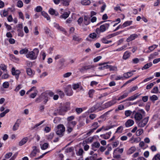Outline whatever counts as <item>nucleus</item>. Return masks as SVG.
<instances>
[{"label":"nucleus","mask_w":160,"mask_h":160,"mask_svg":"<svg viewBox=\"0 0 160 160\" xmlns=\"http://www.w3.org/2000/svg\"><path fill=\"white\" fill-rule=\"evenodd\" d=\"M100 35L97 34L96 32H93L89 35V37L93 39H96L99 38Z\"/></svg>","instance_id":"6ab92c4d"},{"label":"nucleus","mask_w":160,"mask_h":160,"mask_svg":"<svg viewBox=\"0 0 160 160\" xmlns=\"http://www.w3.org/2000/svg\"><path fill=\"white\" fill-rule=\"evenodd\" d=\"M140 94H138V93L134 94L133 96L127 98L126 100L122 101V102L127 101H133L137 98L140 95Z\"/></svg>","instance_id":"9b49d317"},{"label":"nucleus","mask_w":160,"mask_h":160,"mask_svg":"<svg viewBox=\"0 0 160 160\" xmlns=\"http://www.w3.org/2000/svg\"><path fill=\"white\" fill-rule=\"evenodd\" d=\"M127 47V45H125L122 46V47L117 49L116 50H115L114 51H118H118L123 50L125 49Z\"/></svg>","instance_id":"6e6d98bb"},{"label":"nucleus","mask_w":160,"mask_h":160,"mask_svg":"<svg viewBox=\"0 0 160 160\" xmlns=\"http://www.w3.org/2000/svg\"><path fill=\"white\" fill-rule=\"evenodd\" d=\"M143 132V129H139L136 131V135L137 136H139Z\"/></svg>","instance_id":"864d4df0"},{"label":"nucleus","mask_w":160,"mask_h":160,"mask_svg":"<svg viewBox=\"0 0 160 160\" xmlns=\"http://www.w3.org/2000/svg\"><path fill=\"white\" fill-rule=\"evenodd\" d=\"M33 150L31 153L30 156L31 158H33L35 156L37 152H39V150L37 148L36 146H34L32 147Z\"/></svg>","instance_id":"2eb2a0df"},{"label":"nucleus","mask_w":160,"mask_h":160,"mask_svg":"<svg viewBox=\"0 0 160 160\" xmlns=\"http://www.w3.org/2000/svg\"><path fill=\"white\" fill-rule=\"evenodd\" d=\"M100 146V144L99 142H94L92 145V149L94 151H96V150L94 149V148H98Z\"/></svg>","instance_id":"473e14b6"},{"label":"nucleus","mask_w":160,"mask_h":160,"mask_svg":"<svg viewBox=\"0 0 160 160\" xmlns=\"http://www.w3.org/2000/svg\"><path fill=\"white\" fill-rule=\"evenodd\" d=\"M155 82H153L152 83H151L148 84L146 87V88L147 89H149L151 88L152 86L155 84Z\"/></svg>","instance_id":"e2e57ef3"},{"label":"nucleus","mask_w":160,"mask_h":160,"mask_svg":"<svg viewBox=\"0 0 160 160\" xmlns=\"http://www.w3.org/2000/svg\"><path fill=\"white\" fill-rule=\"evenodd\" d=\"M130 56V53L128 51H126L124 53L122 58L124 60H126Z\"/></svg>","instance_id":"a878e982"},{"label":"nucleus","mask_w":160,"mask_h":160,"mask_svg":"<svg viewBox=\"0 0 160 160\" xmlns=\"http://www.w3.org/2000/svg\"><path fill=\"white\" fill-rule=\"evenodd\" d=\"M119 33H120L119 32H117L116 33H114L109 34L106 36V38H107V39H109L110 38H111L112 37H114V36H115L118 35Z\"/></svg>","instance_id":"4c0bfd02"},{"label":"nucleus","mask_w":160,"mask_h":160,"mask_svg":"<svg viewBox=\"0 0 160 160\" xmlns=\"http://www.w3.org/2000/svg\"><path fill=\"white\" fill-rule=\"evenodd\" d=\"M114 126L110 125L106 126H103V130L104 131H107L114 127Z\"/></svg>","instance_id":"8fccbe9b"},{"label":"nucleus","mask_w":160,"mask_h":160,"mask_svg":"<svg viewBox=\"0 0 160 160\" xmlns=\"http://www.w3.org/2000/svg\"><path fill=\"white\" fill-rule=\"evenodd\" d=\"M152 65V62H150L149 63L146 64L142 68V69H146L149 68Z\"/></svg>","instance_id":"58836bf2"},{"label":"nucleus","mask_w":160,"mask_h":160,"mask_svg":"<svg viewBox=\"0 0 160 160\" xmlns=\"http://www.w3.org/2000/svg\"><path fill=\"white\" fill-rule=\"evenodd\" d=\"M107 38H106V37H104L101 39V41L104 44H108L112 42V41L111 40H107Z\"/></svg>","instance_id":"c85d7f7f"},{"label":"nucleus","mask_w":160,"mask_h":160,"mask_svg":"<svg viewBox=\"0 0 160 160\" xmlns=\"http://www.w3.org/2000/svg\"><path fill=\"white\" fill-rule=\"evenodd\" d=\"M41 95L43 96L42 98V101L43 100L44 102L46 103L48 100V94L46 93H43L41 94Z\"/></svg>","instance_id":"393cba45"},{"label":"nucleus","mask_w":160,"mask_h":160,"mask_svg":"<svg viewBox=\"0 0 160 160\" xmlns=\"http://www.w3.org/2000/svg\"><path fill=\"white\" fill-rule=\"evenodd\" d=\"M0 14L2 17L6 16L8 14V12L5 10H4L1 12Z\"/></svg>","instance_id":"49530a36"},{"label":"nucleus","mask_w":160,"mask_h":160,"mask_svg":"<svg viewBox=\"0 0 160 160\" xmlns=\"http://www.w3.org/2000/svg\"><path fill=\"white\" fill-rule=\"evenodd\" d=\"M77 124L75 121H72L68 122L66 125L67 128V131L69 132H70L73 130V128Z\"/></svg>","instance_id":"39448f33"},{"label":"nucleus","mask_w":160,"mask_h":160,"mask_svg":"<svg viewBox=\"0 0 160 160\" xmlns=\"http://www.w3.org/2000/svg\"><path fill=\"white\" fill-rule=\"evenodd\" d=\"M99 67L98 68V69L99 70H103L106 69H108V65L107 63H100L98 64Z\"/></svg>","instance_id":"9d476101"},{"label":"nucleus","mask_w":160,"mask_h":160,"mask_svg":"<svg viewBox=\"0 0 160 160\" xmlns=\"http://www.w3.org/2000/svg\"><path fill=\"white\" fill-rule=\"evenodd\" d=\"M97 66V65H91L85 66L82 67L81 68H80V71L81 72H84V71L85 70L91 69L93 72L95 71V68Z\"/></svg>","instance_id":"0eeeda50"},{"label":"nucleus","mask_w":160,"mask_h":160,"mask_svg":"<svg viewBox=\"0 0 160 160\" xmlns=\"http://www.w3.org/2000/svg\"><path fill=\"white\" fill-rule=\"evenodd\" d=\"M72 88L74 90H76L78 88L82 89V87L78 83L74 84L72 85Z\"/></svg>","instance_id":"a18cd8bd"},{"label":"nucleus","mask_w":160,"mask_h":160,"mask_svg":"<svg viewBox=\"0 0 160 160\" xmlns=\"http://www.w3.org/2000/svg\"><path fill=\"white\" fill-rule=\"evenodd\" d=\"M152 160H160V154L158 153L155 155Z\"/></svg>","instance_id":"13d9d810"},{"label":"nucleus","mask_w":160,"mask_h":160,"mask_svg":"<svg viewBox=\"0 0 160 160\" xmlns=\"http://www.w3.org/2000/svg\"><path fill=\"white\" fill-rule=\"evenodd\" d=\"M117 101H118L117 100V99H114L106 103L105 104V106L107 107H108L113 105L117 103Z\"/></svg>","instance_id":"4468645a"},{"label":"nucleus","mask_w":160,"mask_h":160,"mask_svg":"<svg viewBox=\"0 0 160 160\" xmlns=\"http://www.w3.org/2000/svg\"><path fill=\"white\" fill-rule=\"evenodd\" d=\"M43 97V96L40 95L38 98H37L36 100L35 101L37 103H39L42 101V98Z\"/></svg>","instance_id":"680f3d73"},{"label":"nucleus","mask_w":160,"mask_h":160,"mask_svg":"<svg viewBox=\"0 0 160 160\" xmlns=\"http://www.w3.org/2000/svg\"><path fill=\"white\" fill-rule=\"evenodd\" d=\"M95 90L93 89L89 90L88 92V94L90 98H92L93 94L95 93Z\"/></svg>","instance_id":"052dcab7"},{"label":"nucleus","mask_w":160,"mask_h":160,"mask_svg":"<svg viewBox=\"0 0 160 160\" xmlns=\"http://www.w3.org/2000/svg\"><path fill=\"white\" fill-rule=\"evenodd\" d=\"M133 75V74H132V73L130 72L124 73L123 74V76L125 78H128L131 77Z\"/></svg>","instance_id":"72a5a7b5"},{"label":"nucleus","mask_w":160,"mask_h":160,"mask_svg":"<svg viewBox=\"0 0 160 160\" xmlns=\"http://www.w3.org/2000/svg\"><path fill=\"white\" fill-rule=\"evenodd\" d=\"M158 92V88L157 87H154L151 91V92L153 93H157Z\"/></svg>","instance_id":"4d7b16f0"},{"label":"nucleus","mask_w":160,"mask_h":160,"mask_svg":"<svg viewBox=\"0 0 160 160\" xmlns=\"http://www.w3.org/2000/svg\"><path fill=\"white\" fill-rule=\"evenodd\" d=\"M65 92L67 95L71 96L72 95L73 91L72 90L71 86L70 85H68L65 89Z\"/></svg>","instance_id":"6e6552de"},{"label":"nucleus","mask_w":160,"mask_h":160,"mask_svg":"<svg viewBox=\"0 0 160 160\" xmlns=\"http://www.w3.org/2000/svg\"><path fill=\"white\" fill-rule=\"evenodd\" d=\"M118 149V148H117L116 149H115L113 152V158H114L116 159H119L121 157V155L119 154H115V152Z\"/></svg>","instance_id":"37998d69"},{"label":"nucleus","mask_w":160,"mask_h":160,"mask_svg":"<svg viewBox=\"0 0 160 160\" xmlns=\"http://www.w3.org/2000/svg\"><path fill=\"white\" fill-rule=\"evenodd\" d=\"M111 134L112 132L110 131L105 134L101 135L100 136L102 138L107 139H108L110 137Z\"/></svg>","instance_id":"a211bd4d"},{"label":"nucleus","mask_w":160,"mask_h":160,"mask_svg":"<svg viewBox=\"0 0 160 160\" xmlns=\"http://www.w3.org/2000/svg\"><path fill=\"white\" fill-rule=\"evenodd\" d=\"M68 108V106L60 107L59 109L58 110V113L60 115H63L64 112L67 111Z\"/></svg>","instance_id":"f8f14e48"},{"label":"nucleus","mask_w":160,"mask_h":160,"mask_svg":"<svg viewBox=\"0 0 160 160\" xmlns=\"http://www.w3.org/2000/svg\"><path fill=\"white\" fill-rule=\"evenodd\" d=\"M132 23L131 21H128L125 22L122 25V27L123 28L131 25Z\"/></svg>","instance_id":"bb28decb"},{"label":"nucleus","mask_w":160,"mask_h":160,"mask_svg":"<svg viewBox=\"0 0 160 160\" xmlns=\"http://www.w3.org/2000/svg\"><path fill=\"white\" fill-rule=\"evenodd\" d=\"M85 124L84 121L81 120H80L79 121V123L77 125L78 128H79L83 126Z\"/></svg>","instance_id":"79ce46f5"},{"label":"nucleus","mask_w":160,"mask_h":160,"mask_svg":"<svg viewBox=\"0 0 160 160\" xmlns=\"http://www.w3.org/2000/svg\"><path fill=\"white\" fill-rule=\"evenodd\" d=\"M63 5L65 6H68L70 0H60Z\"/></svg>","instance_id":"ea45409f"},{"label":"nucleus","mask_w":160,"mask_h":160,"mask_svg":"<svg viewBox=\"0 0 160 160\" xmlns=\"http://www.w3.org/2000/svg\"><path fill=\"white\" fill-rule=\"evenodd\" d=\"M140 141L139 138H134L133 137H132L129 140V141L132 143H138Z\"/></svg>","instance_id":"aec40b11"},{"label":"nucleus","mask_w":160,"mask_h":160,"mask_svg":"<svg viewBox=\"0 0 160 160\" xmlns=\"http://www.w3.org/2000/svg\"><path fill=\"white\" fill-rule=\"evenodd\" d=\"M83 22L86 25L89 24L90 23V18L88 16H85L84 17Z\"/></svg>","instance_id":"412c9836"},{"label":"nucleus","mask_w":160,"mask_h":160,"mask_svg":"<svg viewBox=\"0 0 160 160\" xmlns=\"http://www.w3.org/2000/svg\"><path fill=\"white\" fill-rule=\"evenodd\" d=\"M110 24L108 23H105L101 25L99 28L96 29L95 32L99 35H100L101 33L105 32L109 28Z\"/></svg>","instance_id":"f03ea898"},{"label":"nucleus","mask_w":160,"mask_h":160,"mask_svg":"<svg viewBox=\"0 0 160 160\" xmlns=\"http://www.w3.org/2000/svg\"><path fill=\"white\" fill-rule=\"evenodd\" d=\"M72 74V73L71 72H68L64 74L62 76L64 78H68Z\"/></svg>","instance_id":"69168bd1"},{"label":"nucleus","mask_w":160,"mask_h":160,"mask_svg":"<svg viewBox=\"0 0 160 160\" xmlns=\"http://www.w3.org/2000/svg\"><path fill=\"white\" fill-rule=\"evenodd\" d=\"M132 113V111L130 110H127L125 111L124 114L126 117H128L131 115Z\"/></svg>","instance_id":"de8ad7c7"},{"label":"nucleus","mask_w":160,"mask_h":160,"mask_svg":"<svg viewBox=\"0 0 160 160\" xmlns=\"http://www.w3.org/2000/svg\"><path fill=\"white\" fill-rule=\"evenodd\" d=\"M28 49L27 48H24L22 49L19 52L20 54H27L28 52Z\"/></svg>","instance_id":"c03bdc74"},{"label":"nucleus","mask_w":160,"mask_h":160,"mask_svg":"<svg viewBox=\"0 0 160 160\" xmlns=\"http://www.w3.org/2000/svg\"><path fill=\"white\" fill-rule=\"evenodd\" d=\"M26 72L28 75L31 77L34 74L32 69L29 68L27 69Z\"/></svg>","instance_id":"c756f323"},{"label":"nucleus","mask_w":160,"mask_h":160,"mask_svg":"<svg viewBox=\"0 0 160 160\" xmlns=\"http://www.w3.org/2000/svg\"><path fill=\"white\" fill-rule=\"evenodd\" d=\"M73 39L74 41H77L78 42H80L81 41H82V39L80 38L78 36H77L76 35H74L73 37Z\"/></svg>","instance_id":"c9c22d12"},{"label":"nucleus","mask_w":160,"mask_h":160,"mask_svg":"<svg viewBox=\"0 0 160 160\" xmlns=\"http://www.w3.org/2000/svg\"><path fill=\"white\" fill-rule=\"evenodd\" d=\"M158 54V52H154L153 53L151 54L148 57L149 60H150L153 58H155Z\"/></svg>","instance_id":"5701e85b"},{"label":"nucleus","mask_w":160,"mask_h":160,"mask_svg":"<svg viewBox=\"0 0 160 160\" xmlns=\"http://www.w3.org/2000/svg\"><path fill=\"white\" fill-rule=\"evenodd\" d=\"M70 13V11L65 12L63 14L61 15L60 18H61L66 19L68 17Z\"/></svg>","instance_id":"4be33fe9"},{"label":"nucleus","mask_w":160,"mask_h":160,"mask_svg":"<svg viewBox=\"0 0 160 160\" xmlns=\"http://www.w3.org/2000/svg\"><path fill=\"white\" fill-rule=\"evenodd\" d=\"M41 57L42 58L43 60H44L45 58L46 54L44 51H42L40 53Z\"/></svg>","instance_id":"09e8293b"},{"label":"nucleus","mask_w":160,"mask_h":160,"mask_svg":"<svg viewBox=\"0 0 160 160\" xmlns=\"http://www.w3.org/2000/svg\"><path fill=\"white\" fill-rule=\"evenodd\" d=\"M114 9L115 11L118 12H120L122 11L120 7L119 6V5L118 4L116 7L114 8Z\"/></svg>","instance_id":"3c124183"},{"label":"nucleus","mask_w":160,"mask_h":160,"mask_svg":"<svg viewBox=\"0 0 160 160\" xmlns=\"http://www.w3.org/2000/svg\"><path fill=\"white\" fill-rule=\"evenodd\" d=\"M48 12L49 13L52 15H55V16H57L58 15V14L57 12H56L55 10L52 8H50Z\"/></svg>","instance_id":"cd10ccee"},{"label":"nucleus","mask_w":160,"mask_h":160,"mask_svg":"<svg viewBox=\"0 0 160 160\" xmlns=\"http://www.w3.org/2000/svg\"><path fill=\"white\" fill-rule=\"evenodd\" d=\"M57 130L56 131V134L58 135L62 136L65 131V128L62 124H59L57 126Z\"/></svg>","instance_id":"20e7f679"},{"label":"nucleus","mask_w":160,"mask_h":160,"mask_svg":"<svg viewBox=\"0 0 160 160\" xmlns=\"http://www.w3.org/2000/svg\"><path fill=\"white\" fill-rule=\"evenodd\" d=\"M39 52L38 49L37 48H35L32 51L28 52L26 54V57L30 60H35L37 58Z\"/></svg>","instance_id":"f257e3e1"},{"label":"nucleus","mask_w":160,"mask_h":160,"mask_svg":"<svg viewBox=\"0 0 160 160\" xmlns=\"http://www.w3.org/2000/svg\"><path fill=\"white\" fill-rule=\"evenodd\" d=\"M158 46V45L156 44H154L152 45L149 47L148 48V49L150 50L152 52L153 51L155 48H156Z\"/></svg>","instance_id":"5fc2aeb1"},{"label":"nucleus","mask_w":160,"mask_h":160,"mask_svg":"<svg viewBox=\"0 0 160 160\" xmlns=\"http://www.w3.org/2000/svg\"><path fill=\"white\" fill-rule=\"evenodd\" d=\"M134 121L131 119L128 120L125 123V126L126 128H129L132 126L134 124Z\"/></svg>","instance_id":"ddd939ff"},{"label":"nucleus","mask_w":160,"mask_h":160,"mask_svg":"<svg viewBox=\"0 0 160 160\" xmlns=\"http://www.w3.org/2000/svg\"><path fill=\"white\" fill-rule=\"evenodd\" d=\"M148 120L149 117H146L141 121L137 122L136 123L138 127L141 128L143 127L147 124Z\"/></svg>","instance_id":"423d86ee"},{"label":"nucleus","mask_w":160,"mask_h":160,"mask_svg":"<svg viewBox=\"0 0 160 160\" xmlns=\"http://www.w3.org/2000/svg\"><path fill=\"white\" fill-rule=\"evenodd\" d=\"M145 112L142 109L139 110V112H136L134 116V118L136 123L142 120L143 117L145 116Z\"/></svg>","instance_id":"7ed1b4c3"},{"label":"nucleus","mask_w":160,"mask_h":160,"mask_svg":"<svg viewBox=\"0 0 160 160\" xmlns=\"http://www.w3.org/2000/svg\"><path fill=\"white\" fill-rule=\"evenodd\" d=\"M28 138L27 137L23 138L19 142V145L20 146H22L25 144L28 141Z\"/></svg>","instance_id":"2f4dec72"},{"label":"nucleus","mask_w":160,"mask_h":160,"mask_svg":"<svg viewBox=\"0 0 160 160\" xmlns=\"http://www.w3.org/2000/svg\"><path fill=\"white\" fill-rule=\"evenodd\" d=\"M138 35L136 34H134L131 35L130 36L127 38L126 41L128 42H129L131 41H132L135 39L137 38Z\"/></svg>","instance_id":"dca6fc26"},{"label":"nucleus","mask_w":160,"mask_h":160,"mask_svg":"<svg viewBox=\"0 0 160 160\" xmlns=\"http://www.w3.org/2000/svg\"><path fill=\"white\" fill-rule=\"evenodd\" d=\"M19 122H18L17 121L16 123L14 124V126L12 128V130L13 131H16L17 130L19 127Z\"/></svg>","instance_id":"f704fd0d"},{"label":"nucleus","mask_w":160,"mask_h":160,"mask_svg":"<svg viewBox=\"0 0 160 160\" xmlns=\"http://www.w3.org/2000/svg\"><path fill=\"white\" fill-rule=\"evenodd\" d=\"M158 97L156 95H153L150 97V99L152 101H155L158 99Z\"/></svg>","instance_id":"338daca9"},{"label":"nucleus","mask_w":160,"mask_h":160,"mask_svg":"<svg viewBox=\"0 0 160 160\" xmlns=\"http://www.w3.org/2000/svg\"><path fill=\"white\" fill-rule=\"evenodd\" d=\"M42 10V8L40 6H37L35 9L34 11L36 12H41Z\"/></svg>","instance_id":"bf43d9fd"},{"label":"nucleus","mask_w":160,"mask_h":160,"mask_svg":"<svg viewBox=\"0 0 160 160\" xmlns=\"http://www.w3.org/2000/svg\"><path fill=\"white\" fill-rule=\"evenodd\" d=\"M136 148L135 147L133 146L131 147L127 151V154H131L134 152L136 150Z\"/></svg>","instance_id":"b1692460"},{"label":"nucleus","mask_w":160,"mask_h":160,"mask_svg":"<svg viewBox=\"0 0 160 160\" xmlns=\"http://www.w3.org/2000/svg\"><path fill=\"white\" fill-rule=\"evenodd\" d=\"M91 3L89 0H82L81 1V3L83 5H88Z\"/></svg>","instance_id":"7c9ffc66"},{"label":"nucleus","mask_w":160,"mask_h":160,"mask_svg":"<svg viewBox=\"0 0 160 160\" xmlns=\"http://www.w3.org/2000/svg\"><path fill=\"white\" fill-rule=\"evenodd\" d=\"M2 86L4 88H7L9 87V84L8 82H5L3 83Z\"/></svg>","instance_id":"0e129e2a"},{"label":"nucleus","mask_w":160,"mask_h":160,"mask_svg":"<svg viewBox=\"0 0 160 160\" xmlns=\"http://www.w3.org/2000/svg\"><path fill=\"white\" fill-rule=\"evenodd\" d=\"M49 146V144L48 143H45L42 145H41V148L42 150H45Z\"/></svg>","instance_id":"a19ab883"},{"label":"nucleus","mask_w":160,"mask_h":160,"mask_svg":"<svg viewBox=\"0 0 160 160\" xmlns=\"http://www.w3.org/2000/svg\"><path fill=\"white\" fill-rule=\"evenodd\" d=\"M99 126L98 124V122H94L92 125V127L93 128H94L95 130L98 128Z\"/></svg>","instance_id":"603ef678"},{"label":"nucleus","mask_w":160,"mask_h":160,"mask_svg":"<svg viewBox=\"0 0 160 160\" xmlns=\"http://www.w3.org/2000/svg\"><path fill=\"white\" fill-rule=\"evenodd\" d=\"M12 73L13 75L15 76L16 78L18 79L19 77V75L21 73L20 70H16L14 67H12Z\"/></svg>","instance_id":"1a4fd4ad"},{"label":"nucleus","mask_w":160,"mask_h":160,"mask_svg":"<svg viewBox=\"0 0 160 160\" xmlns=\"http://www.w3.org/2000/svg\"><path fill=\"white\" fill-rule=\"evenodd\" d=\"M123 130V126H121L118 127L116 131L115 132L116 133H121Z\"/></svg>","instance_id":"e433bc0d"},{"label":"nucleus","mask_w":160,"mask_h":160,"mask_svg":"<svg viewBox=\"0 0 160 160\" xmlns=\"http://www.w3.org/2000/svg\"><path fill=\"white\" fill-rule=\"evenodd\" d=\"M129 92H123L122 95L120 96L117 99L118 101H119L126 98L128 95Z\"/></svg>","instance_id":"f3484780"},{"label":"nucleus","mask_w":160,"mask_h":160,"mask_svg":"<svg viewBox=\"0 0 160 160\" xmlns=\"http://www.w3.org/2000/svg\"><path fill=\"white\" fill-rule=\"evenodd\" d=\"M97 157V154L95 153L92 156L89 157L91 160H95Z\"/></svg>","instance_id":"774afa93"}]
</instances>
